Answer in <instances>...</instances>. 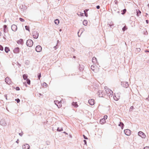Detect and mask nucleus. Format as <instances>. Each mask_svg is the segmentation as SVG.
Wrapping results in <instances>:
<instances>
[{
    "mask_svg": "<svg viewBox=\"0 0 149 149\" xmlns=\"http://www.w3.org/2000/svg\"><path fill=\"white\" fill-rule=\"evenodd\" d=\"M73 106H74L75 107H77L78 106L77 104V102H73L72 104Z\"/></svg>",
    "mask_w": 149,
    "mask_h": 149,
    "instance_id": "20",
    "label": "nucleus"
},
{
    "mask_svg": "<svg viewBox=\"0 0 149 149\" xmlns=\"http://www.w3.org/2000/svg\"><path fill=\"white\" fill-rule=\"evenodd\" d=\"M148 15V14L147 13H146V17L147 16V15Z\"/></svg>",
    "mask_w": 149,
    "mask_h": 149,
    "instance_id": "50",
    "label": "nucleus"
},
{
    "mask_svg": "<svg viewBox=\"0 0 149 149\" xmlns=\"http://www.w3.org/2000/svg\"><path fill=\"white\" fill-rule=\"evenodd\" d=\"M57 130L59 131H61L63 130V129L62 128H61L60 129L59 127H58L57 129Z\"/></svg>",
    "mask_w": 149,
    "mask_h": 149,
    "instance_id": "33",
    "label": "nucleus"
},
{
    "mask_svg": "<svg viewBox=\"0 0 149 149\" xmlns=\"http://www.w3.org/2000/svg\"><path fill=\"white\" fill-rule=\"evenodd\" d=\"M33 36L34 38H37L38 36V33L37 31H33Z\"/></svg>",
    "mask_w": 149,
    "mask_h": 149,
    "instance_id": "8",
    "label": "nucleus"
},
{
    "mask_svg": "<svg viewBox=\"0 0 149 149\" xmlns=\"http://www.w3.org/2000/svg\"><path fill=\"white\" fill-rule=\"evenodd\" d=\"M11 29L13 31H16L17 29V27L16 25L13 24L11 26Z\"/></svg>",
    "mask_w": 149,
    "mask_h": 149,
    "instance_id": "15",
    "label": "nucleus"
},
{
    "mask_svg": "<svg viewBox=\"0 0 149 149\" xmlns=\"http://www.w3.org/2000/svg\"><path fill=\"white\" fill-rule=\"evenodd\" d=\"M134 109V107L133 106H131L130 109V110L131 111H132Z\"/></svg>",
    "mask_w": 149,
    "mask_h": 149,
    "instance_id": "37",
    "label": "nucleus"
},
{
    "mask_svg": "<svg viewBox=\"0 0 149 149\" xmlns=\"http://www.w3.org/2000/svg\"><path fill=\"white\" fill-rule=\"evenodd\" d=\"M96 8L98 9L100 8V6H97V7H96Z\"/></svg>",
    "mask_w": 149,
    "mask_h": 149,
    "instance_id": "47",
    "label": "nucleus"
},
{
    "mask_svg": "<svg viewBox=\"0 0 149 149\" xmlns=\"http://www.w3.org/2000/svg\"><path fill=\"white\" fill-rule=\"evenodd\" d=\"M124 132L125 134L127 136H129L130 134L131 131L129 130H125Z\"/></svg>",
    "mask_w": 149,
    "mask_h": 149,
    "instance_id": "12",
    "label": "nucleus"
},
{
    "mask_svg": "<svg viewBox=\"0 0 149 149\" xmlns=\"http://www.w3.org/2000/svg\"><path fill=\"white\" fill-rule=\"evenodd\" d=\"M119 126L121 127L122 129H123L124 126V124L123 123L120 122V124L118 125Z\"/></svg>",
    "mask_w": 149,
    "mask_h": 149,
    "instance_id": "25",
    "label": "nucleus"
},
{
    "mask_svg": "<svg viewBox=\"0 0 149 149\" xmlns=\"http://www.w3.org/2000/svg\"><path fill=\"white\" fill-rule=\"evenodd\" d=\"M36 50L38 52H40L42 50V47L38 45L36 47Z\"/></svg>",
    "mask_w": 149,
    "mask_h": 149,
    "instance_id": "11",
    "label": "nucleus"
},
{
    "mask_svg": "<svg viewBox=\"0 0 149 149\" xmlns=\"http://www.w3.org/2000/svg\"><path fill=\"white\" fill-rule=\"evenodd\" d=\"M107 115H105L104 116V118L103 119H104L105 120H106V119H107Z\"/></svg>",
    "mask_w": 149,
    "mask_h": 149,
    "instance_id": "34",
    "label": "nucleus"
},
{
    "mask_svg": "<svg viewBox=\"0 0 149 149\" xmlns=\"http://www.w3.org/2000/svg\"><path fill=\"white\" fill-rule=\"evenodd\" d=\"M147 52H149V51H147Z\"/></svg>",
    "mask_w": 149,
    "mask_h": 149,
    "instance_id": "53",
    "label": "nucleus"
},
{
    "mask_svg": "<svg viewBox=\"0 0 149 149\" xmlns=\"http://www.w3.org/2000/svg\"><path fill=\"white\" fill-rule=\"evenodd\" d=\"M0 50L1 51L3 50V47L2 46L0 45Z\"/></svg>",
    "mask_w": 149,
    "mask_h": 149,
    "instance_id": "38",
    "label": "nucleus"
},
{
    "mask_svg": "<svg viewBox=\"0 0 149 149\" xmlns=\"http://www.w3.org/2000/svg\"><path fill=\"white\" fill-rule=\"evenodd\" d=\"M30 148V146L28 144H25L22 146L23 149H29Z\"/></svg>",
    "mask_w": 149,
    "mask_h": 149,
    "instance_id": "16",
    "label": "nucleus"
},
{
    "mask_svg": "<svg viewBox=\"0 0 149 149\" xmlns=\"http://www.w3.org/2000/svg\"><path fill=\"white\" fill-rule=\"evenodd\" d=\"M136 12H137V16H139L140 15L141 13V12L138 9L136 10Z\"/></svg>",
    "mask_w": 149,
    "mask_h": 149,
    "instance_id": "23",
    "label": "nucleus"
},
{
    "mask_svg": "<svg viewBox=\"0 0 149 149\" xmlns=\"http://www.w3.org/2000/svg\"><path fill=\"white\" fill-rule=\"evenodd\" d=\"M84 143L85 144H86V140H84Z\"/></svg>",
    "mask_w": 149,
    "mask_h": 149,
    "instance_id": "45",
    "label": "nucleus"
},
{
    "mask_svg": "<svg viewBox=\"0 0 149 149\" xmlns=\"http://www.w3.org/2000/svg\"><path fill=\"white\" fill-rule=\"evenodd\" d=\"M5 97H6V100H7V95H5Z\"/></svg>",
    "mask_w": 149,
    "mask_h": 149,
    "instance_id": "49",
    "label": "nucleus"
},
{
    "mask_svg": "<svg viewBox=\"0 0 149 149\" xmlns=\"http://www.w3.org/2000/svg\"><path fill=\"white\" fill-rule=\"evenodd\" d=\"M54 102L55 104L57 105L58 108H60L62 107L61 100L59 101L58 100H55Z\"/></svg>",
    "mask_w": 149,
    "mask_h": 149,
    "instance_id": "4",
    "label": "nucleus"
},
{
    "mask_svg": "<svg viewBox=\"0 0 149 149\" xmlns=\"http://www.w3.org/2000/svg\"><path fill=\"white\" fill-rule=\"evenodd\" d=\"M106 122V120H104V119L102 118V119H100V123L101 124H103L105 123Z\"/></svg>",
    "mask_w": 149,
    "mask_h": 149,
    "instance_id": "18",
    "label": "nucleus"
},
{
    "mask_svg": "<svg viewBox=\"0 0 149 149\" xmlns=\"http://www.w3.org/2000/svg\"><path fill=\"white\" fill-rule=\"evenodd\" d=\"M104 89L106 91L107 94L109 96H112L113 94V91L109 89L107 86L104 87Z\"/></svg>",
    "mask_w": 149,
    "mask_h": 149,
    "instance_id": "1",
    "label": "nucleus"
},
{
    "mask_svg": "<svg viewBox=\"0 0 149 149\" xmlns=\"http://www.w3.org/2000/svg\"><path fill=\"white\" fill-rule=\"evenodd\" d=\"M3 31L4 33H7L8 31V29H3Z\"/></svg>",
    "mask_w": 149,
    "mask_h": 149,
    "instance_id": "29",
    "label": "nucleus"
},
{
    "mask_svg": "<svg viewBox=\"0 0 149 149\" xmlns=\"http://www.w3.org/2000/svg\"><path fill=\"white\" fill-rule=\"evenodd\" d=\"M143 149H149V147L146 146L144 147Z\"/></svg>",
    "mask_w": 149,
    "mask_h": 149,
    "instance_id": "42",
    "label": "nucleus"
},
{
    "mask_svg": "<svg viewBox=\"0 0 149 149\" xmlns=\"http://www.w3.org/2000/svg\"><path fill=\"white\" fill-rule=\"evenodd\" d=\"M16 90L17 91H19V90L20 89H19V87H17L16 88H15Z\"/></svg>",
    "mask_w": 149,
    "mask_h": 149,
    "instance_id": "41",
    "label": "nucleus"
},
{
    "mask_svg": "<svg viewBox=\"0 0 149 149\" xmlns=\"http://www.w3.org/2000/svg\"><path fill=\"white\" fill-rule=\"evenodd\" d=\"M137 49L138 51L139 52L141 50V49L140 48H137Z\"/></svg>",
    "mask_w": 149,
    "mask_h": 149,
    "instance_id": "46",
    "label": "nucleus"
},
{
    "mask_svg": "<svg viewBox=\"0 0 149 149\" xmlns=\"http://www.w3.org/2000/svg\"><path fill=\"white\" fill-rule=\"evenodd\" d=\"M126 9H124V10H123V13H122V14H124L125 13V12H126Z\"/></svg>",
    "mask_w": 149,
    "mask_h": 149,
    "instance_id": "40",
    "label": "nucleus"
},
{
    "mask_svg": "<svg viewBox=\"0 0 149 149\" xmlns=\"http://www.w3.org/2000/svg\"><path fill=\"white\" fill-rule=\"evenodd\" d=\"M23 77L24 79L26 80L27 83L29 85L30 84V81L27 78L28 75L26 74H24L23 75Z\"/></svg>",
    "mask_w": 149,
    "mask_h": 149,
    "instance_id": "2",
    "label": "nucleus"
},
{
    "mask_svg": "<svg viewBox=\"0 0 149 149\" xmlns=\"http://www.w3.org/2000/svg\"><path fill=\"white\" fill-rule=\"evenodd\" d=\"M88 102L90 105H93L95 104V100L93 99H91L89 100Z\"/></svg>",
    "mask_w": 149,
    "mask_h": 149,
    "instance_id": "14",
    "label": "nucleus"
},
{
    "mask_svg": "<svg viewBox=\"0 0 149 149\" xmlns=\"http://www.w3.org/2000/svg\"><path fill=\"white\" fill-rule=\"evenodd\" d=\"M98 94L99 97H102L105 95V94L103 91L102 90H99L98 92Z\"/></svg>",
    "mask_w": 149,
    "mask_h": 149,
    "instance_id": "6",
    "label": "nucleus"
},
{
    "mask_svg": "<svg viewBox=\"0 0 149 149\" xmlns=\"http://www.w3.org/2000/svg\"><path fill=\"white\" fill-rule=\"evenodd\" d=\"M83 136L84 139H88L84 135H83Z\"/></svg>",
    "mask_w": 149,
    "mask_h": 149,
    "instance_id": "43",
    "label": "nucleus"
},
{
    "mask_svg": "<svg viewBox=\"0 0 149 149\" xmlns=\"http://www.w3.org/2000/svg\"><path fill=\"white\" fill-rule=\"evenodd\" d=\"M120 97V94L118 93H114V96H113V98L115 100L117 101L119 99Z\"/></svg>",
    "mask_w": 149,
    "mask_h": 149,
    "instance_id": "5",
    "label": "nucleus"
},
{
    "mask_svg": "<svg viewBox=\"0 0 149 149\" xmlns=\"http://www.w3.org/2000/svg\"><path fill=\"white\" fill-rule=\"evenodd\" d=\"M138 134L139 136L143 138H145L146 136L145 134L142 132L140 131L138 133Z\"/></svg>",
    "mask_w": 149,
    "mask_h": 149,
    "instance_id": "9",
    "label": "nucleus"
},
{
    "mask_svg": "<svg viewBox=\"0 0 149 149\" xmlns=\"http://www.w3.org/2000/svg\"><path fill=\"white\" fill-rule=\"evenodd\" d=\"M33 42L32 40L29 39L27 41L26 44L27 46L31 47L33 45Z\"/></svg>",
    "mask_w": 149,
    "mask_h": 149,
    "instance_id": "3",
    "label": "nucleus"
},
{
    "mask_svg": "<svg viewBox=\"0 0 149 149\" xmlns=\"http://www.w3.org/2000/svg\"><path fill=\"white\" fill-rule=\"evenodd\" d=\"M42 86L44 87H47V84L45 82H44L42 84Z\"/></svg>",
    "mask_w": 149,
    "mask_h": 149,
    "instance_id": "27",
    "label": "nucleus"
},
{
    "mask_svg": "<svg viewBox=\"0 0 149 149\" xmlns=\"http://www.w3.org/2000/svg\"><path fill=\"white\" fill-rule=\"evenodd\" d=\"M54 22L57 25L59 24V20L58 19H56L55 20Z\"/></svg>",
    "mask_w": 149,
    "mask_h": 149,
    "instance_id": "26",
    "label": "nucleus"
},
{
    "mask_svg": "<svg viewBox=\"0 0 149 149\" xmlns=\"http://www.w3.org/2000/svg\"><path fill=\"white\" fill-rule=\"evenodd\" d=\"M19 47H17L14 48L13 50V52L15 54H18L19 52Z\"/></svg>",
    "mask_w": 149,
    "mask_h": 149,
    "instance_id": "13",
    "label": "nucleus"
},
{
    "mask_svg": "<svg viewBox=\"0 0 149 149\" xmlns=\"http://www.w3.org/2000/svg\"><path fill=\"white\" fill-rule=\"evenodd\" d=\"M83 24L85 26H86L87 25L88 23V22L87 20H85L83 22Z\"/></svg>",
    "mask_w": 149,
    "mask_h": 149,
    "instance_id": "24",
    "label": "nucleus"
},
{
    "mask_svg": "<svg viewBox=\"0 0 149 149\" xmlns=\"http://www.w3.org/2000/svg\"><path fill=\"white\" fill-rule=\"evenodd\" d=\"M146 22L147 23V24H148V20H146Z\"/></svg>",
    "mask_w": 149,
    "mask_h": 149,
    "instance_id": "48",
    "label": "nucleus"
},
{
    "mask_svg": "<svg viewBox=\"0 0 149 149\" xmlns=\"http://www.w3.org/2000/svg\"><path fill=\"white\" fill-rule=\"evenodd\" d=\"M61 31V29L60 30V31Z\"/></svg>",
    "mask_w": 149,
    "mask_h": 149,
    "instance_id": "54",
    "label": "nucleus"
},
{
    "mask_svg": "<svg viewBox=\"0 0 149 149\" xmlns=\"http://www.w3.org/2000/svg\"><path fill=\"white\" fill-rule=\"evenodd\" d=\"M74 58H75V56H74Z\"/></svg>",
    "mask_w": 149,
    "mask_h": 149,
    "instance_id": "52",
    "label": "nucleus"
},
{
    "mask_svg": "<svg viewBox=\"0 0 149 149\" xmlns=\"http://www.w3.org/2000/svg\"><path fill=\"white\" fill-rule=\"evenodd\" d=\"M78 15H80L81 16H84V13H81L80 12H79L78 13Z\"/></svg>",
    "mask_w": 149,
    "mask_h": 149,
    "instance_id": "28",
    "label": "nucleus"
},
{
    "mask_svg": "<svg viewBox=\"0 0 149 149\" xmlns=\"http://www.w3.org/2000/svg\"><path fill=\"white\" fill-rule=\"evenodd\" d=\"M124 83H125V87L126 88L127 87V86H128V83H127V82H125Z\"/></svg>",
    "mask_w": 149,
    "mask_h": 149,
    "instance_id": "36",
    "label": "nucleus"
},
{
    "mask_svg": "<svg viewBox=\"0 0 149 149\" xmlns=\"http://www.w3.org/2000/svg\"><path fill=\"white\" fill-rule=\"evenodd\" d=\"M92 61L93 63L94 64H96V63H97V59L95 57H93L92 58Z\"/></svg>",
    "mask_w": 149,
    "mask_h": 149,
    "instance_id": "17",
    "label": "nucleus"
},
{
    "mask_svg": "<svg viewBox=\"0 0 149 149\" xmlns=\"http://www.w3.org/2000/svg\"><path fill=\"white\" fill-rule=\"evenodd\" d=\"M7 26L6 25H5L3 26V29H7Z\"/></svg>",
    "mask_w": 149,
    "mask_h": 149,
    "instance_id": "44",
    "label": "nucleus"
},
{
    "mask_svg": "<svg viewBox=\"0 0 149 149\" xmlns=\"http://www.w3.org/2000/svg\"><path fill=\"white\" fill-rule=\"evenodd\" d=\"M25 28L26 29V30H28L29 31V27L28 26H25Z\"/></svg>",
    "mask_w": 149,
    "mask_h": 149,
    "instance_id": "31",
    "label": "nucleus"
},
{
    "mask_svg": "<svg viewBox=\"0 0 149 149\" xmlns=\"http://www.w3.org/2000/svg\"><path fill=\"white\" fill-rule=\"evenodd\" d=\"M5 51L6 53H8L10 51L9 48L7 47H6L5 48Z\"/></svg>",
    "mask_w": 149,
    "mask_h": 149,
    "instance_id": "22",
    "label": "nucleus"
},
{
    "mask_svg": "<svg viewBox=\"0 0 149 149\" xmlns=\"http://www.w3.org/2000/svg\"><path fill=\"white\" fill-rule=\"evenodd\" d=\"M5 81L7 84L9 85L11 84L12 83L11 79L8 77H7L6 78Z\"/></svg>",
    "mask_w": 149,
    "mask_h": 149,
    "instance_id": "7",
    "label": "nucleus"
},
{
    "mask_svg": "<svg viewBox=\"0 0 149 149\" xmlns=\"http://www.w3.org/2000/svg\"><path fill=\"white\" fill-rule=\"evenodd\" d=\"M88 10V9H86L84 11V14H85V15L87 17H88V14L87 13V12L88 11V10Z\"/></svg>",
    "mask_w": 149,
    "mask_h": 149,
    "instance_id": "21",
    "label": "nucleus"
},
{
    "mask_svg": "<svg viewBox=\"0 0 149 149\" xmlns=\"http://www.w3.org/2000/svg\"><path fill=\"white\" fill-rule=\"evenodd\" d=\"M15 100L18 103L20 102V100L19 99H16Z\"/></svg>",
    "mask_w": 149,
    "mask_h": 149,
    "instance_id": "39",
    "label": "nucleus"
},
{
    "mask_svg": "<svg viewBox=\"0 0 149 149\" xmlns=\"http://www.w3.org/2000/svg\"><path fill=\"white\" fill-rule=\"evenodd\" d=\"M64 133H65V134H68L67 133H66L65 132H64Z\"/></svg>",
    "mask_w": 149,
    "mask_h": 149,
    "instance_id": "51",
    "label": "nucleus"
},
{
    "mask_svg": "<svg viewBox=\"0 0 149 149\" xmlns=\"http://www.w3.org/2000/svg\"><path fill=\"white\" fill-rule=\"evenodd\" d=\"M19 19V20H20V21H21L22 22H23L24 21V19L22 18H20Z\"/></svg>",
    "mask_w": 149,
    "mask_h": 149,
    "instance_id": "35",
    "label": "nucleus"
},
{
    "mask_svg": "<svg viewBox=\"0 0 149 149\" xmlns=\"http://www.w3.org/2000/svg\"><path fill=\"white\" fill-rule=\"evenodd\" d=\"M127 29V27L126 26H125L123 28V31H125Z\"/></svg>",
    "mask_w": 149,
    "mask_h": 149,
    "instance_id": "30",
    "label": "nucleus"
},
{
    "mask_svg": "<svg viewBox=\"0 0 149 149\" xmlns=\"http://www.w3.org/2000/svg\"><path fill=\"white\" fill-rule=\"evenodd\" d=\"M23 40L22 39H20L19 40L17 41V43L18 44H22L23 43Z\"/></svg>",
    "mask_w": 149,
    "mask_h": 149,
    "instance_id": "19",
    "label": "nucleus"
},
{
    "mask_svg": "<svg viewBox=\"0 0 149 149\" xmlns=\"http://www.w3.org/2000/svg\"><path fill=\"white\" fill-rule=\"evenodd\" d=\"M91 68L92 70L94 72H96L98 70V68L94 65H92L91 66Z\"/></svg>",
    "mask_w": 149,
    "mask_h": 149,
    "instance_id": "10",
    "label": "nucleus"
},
{
    "mask_svg": "<svg viewBox=\"0 0 149 149\" xmlns=\"http://www.w3.org/2000/svg\"><path fill=\"white\" fill-rule=\"evenodd\" d=\"M41 77V73H39L38 74V78L39 80L40 79V77Z\"/></svg>",
    "mask_w": 149,
    "mask_h": 149,
    "instance_id": "32",
    "label": "nucleus"
}]
</instances>
